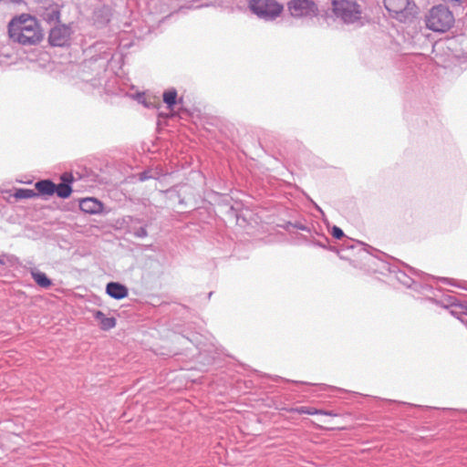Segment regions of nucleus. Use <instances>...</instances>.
<instances>
[{"label": "nucleus", "instance_id": "obj_1", "mask_svg": "<svg viewBox=\"0 0 467 467\" xmlns=\"http://www.w3.org/2000/svg\"><path fill=\"white\" fill-rule=\"evenodd\" d=\"M7 28L9 37L24 46L36 45L44 37L38 21L29 14H21L13 17Z\"/></svg>", "mask_w": 467, "mask_h": 467}, {"label": "nucleus", "instance_id": "obj_2", "mask_svg": "<svg viewBox=\"0 0 467 467\" xmlns=\"http://www.w3.org/2000/svg\"><path fill=\"white\" fill-rule=\"evenodd\" d=\"M454 21L452 12L442 5L433 6L425 16L426 27L439 33L450 30Z\"/></svg>", "mask_w": 467, "mask_h": 467}, {"label": "nucleus", "instance_id": "obj_3", "mask_svg": "<svg viewBox=\"0 0 467 467\" xmlns=\"http://www.w3.org/2000/svg\"><path fill=\"white\" fill-rule=\"evenodd\" d=\"M333 12L345 22L353 23L361 18L362 9L355 0H333Z\"/></svg>", "mask_w": 467, "mask_h": 467}, {"label": "nucleus", "instance_id": "obj_4", "mask_svg": "<svg viewBox=\"0 0 467 467\" xmlns=\"http://www.w3.org/2000/svg\"><path fill=\"white\" fill-rule=\"evenodd\" d=\"M384 5L392 17L400 21L416 12V5L410 0H384Z\"/></svg>", "mask_w": 467, "mask_h": 467}, {"label": "nucleus", "instance_id": "obj_5", "mask_svg": "<svg viewBox=\"0 0 467 467\" xmlns=\"http://www.w3.org/2000/svg\"><path fill=\"white\" fill-rule=\"evenodd\" d=\"M249 7L253 13L265 18H275L283 11V5L275 0H250Z\"/></svg>", "mask_w": 467, "mask_h": 467}, {"label": "nucleus", "instance_id": "obj_6", "mask_svg": "<svg viewBox=\"0 0 467 467\" xmlns=\"http://www.w3.org/2000/svg\"><path fill=\"white\" fill-rule=\"evenodd\" d=\"M291 16L302 17L316 15L317 8L311 0H292L287 4Z\"/></svg>", "mask_w": 467, "mask_h": 467}, {"label": "nucleus", "instance_id": "obj_7", "mask_svg": "<svg viewBox=\"0 0 467 467\" xmlns=\"http://www.w3.org/2000/svg\"><path fill=\"white\" fill-rule=\"evenodd\" d=\"M70 36L71 28L68 26H57L49 33V43L52 46L63 47L68 43Z\"/></svg>", "mask_w": 467, "mask_h": 467}, {"label": "nucleus", "instance_id": "obj_8", "mask_svg": "<svg viewBox=\"0 0 467 467\" xmlns=\"http://www.w3.org/2000/svg\"><path fill=\"white\" fill-rule=\"evenodd\" d=\"M80 210L86 213H98L102 211V204L95 198H85L79 203Z\"/></svg>", "mask_w": 467, "mask_h": 467}, {"label": "nucleus", "instance_id": "obj_9", "mask_svg": "<svg viewBox=\"0 0 467 467\" xmlns=\"http://www.w3.org/2000/svg\"><path fill=\"white\" fill-rule=\"evenodd\" d=\"M107 294L115 298L122 299L128 296V289L126 286L119 283L111 282L107 285Z\"/></svg>", "mask_w": 467, "mask_h": 467}, {"label": "nucleus", "instance_id": "obj_10", "mask_svg": "<svg viewBox=\"0 0 467 467\" xmlns=\"http://www.w3.org/2000/svg\"><path fill=\"white\" fill-rule=\"evenodd\" d=\"M290 412H296L298 414H307V415H327V416H333L336 417L337 414L331 412V411H326L317 410L314 407H308V406H302L297 408H293L289 410Z\"/></svg>", "mask_w": 467, "mask_h": 467}, {"label": "nucleus", "instance_id": "obj_11", "mask_svg": "<svg viewBox=\"0 0 467 467\" xmlns=\"http://www.w3.org/2000/svg\"><path fill=\"white\" fill-rule=\"evenodd\" d=\"M38 193L43 195H53L56 191V184L49 180H43L35 184Z\"/></svg>", "mask_w": 467, "mask_h": 467}, {"label": "nucleus", "instance_id": "obj_12", "mask_svg": "<svg viewBox=\"0 0 467 467\" xmlns=\"http://www.w3.org/2000/svg\"><path fill=\"white\" fill-rule=\"evenodd\" d=\"M94 316L103 330H109L116 326V319L114 317H107L101 311H96Z\"/></svg>", "mask_w": 467, "mask_h": 467}, {"label": "nucleus", "instance_id": "obj_13", "mask_svg": "<svg viewBox=\"0 0 467 467\" xmlns=\"http://www.w3.org/2000/svg\"><path fill=\"white\" fill-rule=\"evenodd\" d=\"M163 101L167 104L170 109H172L176 104L177 91L174 88L166 90L163 93Z\"/></svg>", "mask_w": 467, "mask_h": 467}, {"label": "nucleus", "instance_id": "obj_14", "mask_svg": "<svg viewBox=\"0 0 467 467\" xmlns=\"http://www.w3.org/2000/svg\"><path fill=\"white\" fill-rule=\"evenodd\" d=\"M35 282L41 287H49L51 285V280L42 272L32 273Z\"/></svg>", "mask_w": 467, "mask_h": 467}, {"label": "nucleus", "instance_id": "obj_15", "mask_svg": "<svg viewBox=\"0 0 467 467\" xmlns=\"http://www.w3.org/2000/svg\"><path fill=\"white\" fill-rule=\"evenodd\" d=\"M72 192L71 187L67 183H59L56 185L55 193L60 198H67Z\"/></svg>", "mask_w": 467, "mask_h": 467}, {"label": "nucleus", "instance_id": "obj_16", "mask_svg": "<svg viewBox=\"0 0 467 467\" xmlns=\"http://www.w3.org/2000/svg\"><path fill=\"white\" fill-rule=\"evenodd\" d=\"M37 195L38 193L32 189H19L15 192L14 197L16 199H30Z\"/></svg>", "mask_w": 467, "mask_h": 467}, {"label": "nucleus", "instance_id": "obj_17", "mask_svg": "<svg viewBox=\"0 0 467 467\" xmlns=\"http://www.w3.org/2000/svg\"><path fill=\"white\" fill-rule=\"evenodd\" d=\"M331 234L336 239H341L344 236L343 231L337 226L332 228Z\"/></svg>", "mask_w": 467, "mask_h": 467}, {"label": "nucleus", "instance_id": "obj_18", "mask_svg": "<svg viewBox=\"0 0 467 467\" xmlns=\"http://www.w3.org/2000/svg\"><path fill=\"white\" fill-rule=\"evenodd\" d=\"M62 180L67 182H70L72 181V176L68 174H64L62 176Z\"/></svg>", "mask_w": 467, "mask_h": 467}, {"label": "nucleus", "instance_id": "obj_19", "mask_svg": "<svg viewBox=\"0 0 467 467\" xmlns=\"http://www.w3.org/2000/svg\"><path fill=\"white\" fill-rule=\"evenodd\" d=\"M143 103H144V105H145L146 107H149L150 105H151V103H150V102H148V101H143Z\"/></svg>", "mask_w": 467, "mask_h": 467}]
</instances>
